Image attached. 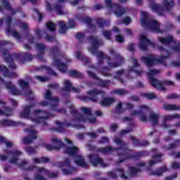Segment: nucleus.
<instances>
[{"mask_svg": "<svg viewBox=\"0 0 180 180\" xmlns=\"http://www.w3.org/2000/svg\"><path fill=\"white\" fill-rule=\"evenodd\" d=\"M115 143L119 146L118 148H113L110 146H106L105 148H98L96 151L98 153H101V154H109V153H112V151H117V155L118 157V164L124 162L127 160H130V158H134V160H140V158H143L144 157H148L150 155V153L147 150H142L139 152H136L134 155H130L127 153H119V150L121 151H129V148H127V143L123 141L120 139H115L114 140Z\"/></svg>", "mask_w": 180, "mask_h": 180, "instance_id": "nucleus-1", "label": "nucleus"}, {"mask_svg": "<svg viewBox=\"0 0 180 180\" xmlns=\"http://www.w3.org/2000/svg\"><path fill=\"white\" fill-rule=\"evenodd\" d=\"M159 50H160V51H163V54H166V56H162L160 59H157L155 56L151 55L142 57L141 60L147 67H151V65H154L155 63H162L164 60H166L169 57V52L174 53L180 51V43L176 45L175 47L169 49V51H167L162 47L159 48Z\"/></svg>", "mask_w": 180, "mask_h": 180, "instance_id": "nucleus-2", "label": "nucleus"}, {"mask_svg": "<svg viewBox=\"0 0 180 180\" xmlns=\"http://www.w3.org/2000/svg\"><path fill=\"white\" fill-rule=\"evenodd\" d=\"M159 72L160 70H149L148 72H147V76L149 78V82L152 86H154V88H156V89H159V91H161L162 92H165V91H167L165 86H174L175 83L170 80H164L163 82H161L153 78L154 75H158Z\"/></svg>", "mask_w": 180, "mask_h": 180, "instance_id": "nucleus-3", "label": "nucleus"}, {"mask_svg": "<svg viewBox=\"0 0 180 180\" xmlns=\"http://www.w3.org/2000/svg\"><path fill=\"white\" fill-rule=\"evenodd\" d=\"M54 115L51 113H48L46 116L41 117L39 115V113H20V117H23L24 119H28L31 120L35 124H41L42 126H49V124L46 120L49 119H53Z\"/></svg>", "mask_w": 180, "mask_h": 180, "instance_id": "nucleus-4", "label": "nucleus"}, {"mask_svg": "<svg viewBox=\"0 0 180 180\" xmlns=\"http://www.w3.org/2000/svg\"><path fill=\"white\" fill-rule=\"evenodd\" d=\"M72 119L70 122L75 123H89L90 124H96L98 123L96 117L92 113H72Z\"/></svg>", "mask_w": 180, "mask_h": 180, "instance_id": "nucleus-5", "label": "nucleus"}, {"mask_svg": "<svg viewBox=\"0 0 180 180\" xmlns=\"http://www.w3.org/2000/svg\"><path fill=\"white\" fill-rule=\"evenodd\" d=\"M141 25L143 27H147L148 30H152V32H160V24L158 22L155 20H149L148 14L144 11L141 12Z\"/></svg>", "mask_w": 180, "mask_h": 180, "instance_id": "nucleus-6", "label": "nucleus"}, {"mask_svg": "<svg viewBox=\"0 0 180 180\" xmlns=\"http://www.w3.org/2000/svg\"><path fill=\"white\" fill-rule=\"evenodd\" d=\"M56 124L57 127H51L49 129L50 131H57L58 133L65 132V127H75V129H85L84 124H72L71 122H61L60 121H56Z\"/></svg>", "mask_w": 180, "mask_h": 180, "instance_id": "nucleus-7", "label": "nucleus"}, {"mask_svg": "<svg viewBox=\"0 0 180 180\" xmlns=\"http://www.w3.org/2000/svg\"><path fill=\"white\" fill-rule=\"evenodd\" d=\"M55 165L58 167V168H63L62 172L63 175H71V174H74V172H77V169L71 165V160L70 158H65L63 162H55ZM64 167H66L65 169Z\"/></svg>", "mask_w": 180, "mask_h": 180, "instance_id": "nucleus-8", "label": "nucleus"}, {"mask_svg": "<svg viewBox=\"0 0 180 180\" xmlns=\"http://www.w3.org/2000/svg\"><path fill=\"white\" fill-rule=\"evenodd\" d=\"M51 143L55 144V146H53L51 144H44V147L46 148V150H48V151H57L58 150H60L62 147H65V144L61 141V140L58 139L57 138L52 139L51 140Z\"/></svg>", "mask_w": 180, "mask_h": 180, "instance_id": "nucleus-9", "label": "nucleus"}, {"mask_svg": "<svg viewBox=\"0 0 180 180\" xmlns=\"http://www.w3.org/2000/svg\"><path fill=\"white\" fill-rule=\"evenodd\" d=\"M174 6V1L172 0H164L163 6L161 7L159 5L153 4L150 6V8L153 12H161V11H168L169 8H172Z\"/></svg>", "mask_w": 180, "mask_h": 180, "instance_id": "nucleus-10", "label": "nucleus"}, {"mask_svg": "<svg viewBox=\"0 0 180 180\" xmlns=\"http://www.w3.org/2000/svg\"><path fill=\"white\" fill-rule=\"evenodd\" d=\"M88 158L90 164L94 167H97V165H101V167H108V164L105 163L103 159L99 157V155L91 154L88 155Z\"/></svg>", "mask_w": 180, "mask_h": 180, "instance_id": "nucleus-11", "label": "nucleus"}, {"mask_svg": "<svg viewBox=\"0 0 180 180\" xmlns=\"http://www.w3.org/2000/svg\"><path fill=\"white\" fill-rule=\"evenodd\" d=\"M24 131L25 133H30L29 136H25L22 139V142L23 144H25V146H27V144H32V143H33V140H36V139H37V131L30 129H24Z\"/></svg>", "mask_w": 180, "mask_h": 180, "instance_id": "nucleus-12", "label": "nucleus"}, {"mask_svg": "<svg viewBox=\"0 0 180 180\" xmlns=\"http://www.w3.org/2000/svg\"><path fill=\"white\" fill-rule=\"evenodd\" d=\"M90 41L93 44L92 47L89 49V51H91V53H96L97 57H103V53L96 50L98 47L101 46V43H99V41H98V39L95 37H91Z\"/></svg>", "mask_w": 180, "mask_h": 180, "instance_id": "nucleus-13", "label": "nucleus"}, {"mask_svg": "<svg viewBox=\"0 0 180 180\" xmlns=\"http://www.w3.org/2000/svg\"><path fill=\"white\" fill-rule=\"evenodd\" d=\"M105 4L107 6H108V8H111L112 11H116L117 9V11L115 12V15H116V16H122L126 12L124 8H122L119 7V6H112V0H105Z\"/></svg>", "mask_w": 180, "mask_h": 180, "instance_id": "nucleus-14", "label": "nucleus"}, {"mask_svg": "<svg viewBox=\"0 0 180 180\" xmlns=\"http://www.w3.org/2000/svg\"><path fill=\"white\" fill-rule=\"evenodd\" d=\"M150 44H154V43L149 41L144 34H141L139 37V49H141V50H146V49H147V46H150Z\"/></svg>", "mask_w": 180, "mask_h": 180, "instance_id": "nucleus-15", "label": "nucleus"}, {"mask_svg": "<svg viewBox=\"0 0 180 180\" xmlns=\"http://www.w3.org/2000/svg\"><path fill=\"white\" fill-rule=\"evenodd\" d=\"M20 124V122H15L11 120L4 119L0 120V127H8L9 126H12L13 127H17V126H19Z\"/></svg>", "mask_w": 180, "mask_h": 180, "instance_id": "nucleus-16", "label": "nucleus"}, {"mask_svg": "<svg viewBox=\"0 0 180 180\" xmlns=\"http://www.w3.org/2000/svg\"><path fill=\"white\" fill-rule=\"evenodd\" d=\"M180 114H174L173 115H167L164 117V121L162 124V127L164 129H169L171 127V125L167 124V122L169 120H174V119H179Z\"/></svg>", "mask_w": 180, "mask_h": 180, "instance_id": "nucleus-17", "label": "nucleus"}, {"mask_svg": "<svg viewBox=\"0 0 180 180\" xmlns=\"http://www.w3.org/2000/svg\"><path fill=\"white\" fill-rule=\"evenodd\" d=\"M44 98L47 101H49L51 105H54L55 106L60 102V100L57 97H53L51 96V94L50 93V91L46 90L44 95Z\"/></svg>", "mask_w": 180, "mask_h": 180, "instance_id": "nucleus-18", "label": "nucleus"}, {"mask_svg": "<svg viewBox=\"0 0 180 180\" xmlns=\"http://www.w3.org/2000/svg\"><path fill=\"white\" fill-rule=\"evenodd\" d=\"M79 151V148H78L77 146L75 147H67L66 150H65V154H68V155H70V157H74L76 158V157L78 155V152Z\"/></svg>", "mask_w": 180, "mask_h": 180, "instance_id": "nucleus-19", "label": "nucleus"}, {"mask_svg": "<svg viewBox=\"0 0 180 180\" xmlns=\"http://www.w3.org/2000/svg\"><path fill=\"white\" fill-rule=\"evenodd\" d=\"M38 174H45L48 178H57L58 174L56 172H50L43 167L38 168Z\"/></svg>", "mask_w": 180, "mask_h": 180, "instance_id": "nucleus-20", "label": "nucleus"}, {"mask_svg": "<svg viewBox=\"0 0 180 180\" xmlns=\"http://www.w3.org/2000/svg\"><path fill=\"white\" fill-rule=\"evenodd\" d=\"M75 162L77 164V165H78V167H82V168H89V167L88 164H86V162H85L84 157L79 155L76 157Z\"/></svg>", "mask_w": 180, "mask_h": 180, "instance_id": "nucleus-21", "label": "nucleus"}, {"mask_svg": "<svg viewBox=\"0 0 180 180\" xmlns=\"http://www.w3.org/2000/svg\"><path fill=\"white\" fill-rule=\"evenodd\" d=\"M139 172H141V168H137L134 167H129L128 170L127 171V176L129 178H133V176H136Z\"/></svg>", "mask_w": 180, "mask_h": 180, "instance_id": "nucleus-22", "label": "nucleus"}, {"mask_svg": "<svg viewBox=\"0 0 180 180\" xmlns=\"http://www.w3.org/2000/svg\"><path fill=\"white\" fill-rule=\"evenodd\" d=\"M161 157H162V154L161 153H154L152 155V158H153V160H149L148 164L150 165V167H153V165L157 164L158 162H162V160H161Z\"/></svg>", "mask_w": 180, "mask_h": 180, "instance_id": "nucleus-23", "label": "nucleus"}, {"mask_svg": "<svg viewBox=\"0 0 180 180\" xmlns=\"http://www.w3.org/2000/svg\"><path fill=\"white\" fill-rule=\"evenodd\" d=\"M168 171H169V169H167V167L162 166L161 167L157 168L155 171L152 172L150 175H154L155 176H161L164 172H167Z\"/></svg>", "mask_w": 180, "mask_h": 180, "instance_id": "nucleus-24", "label": "nucleus"}, {"mask_svg": "<svg viewBox=\"0 0 180 180\" xmlns=\"http://www.w3.org/2000/svg\"><path fill=\"white\" fill-rule=\"evenodd\" d=\"M53 65L58 67L60 72H65V71H67V65H65L63 63H61V61L57 59H55L53 60Z\"/></svg>", "mask_w": 180, "mask_h": 180, "instance_id": "nucleus-25", "label": "nucleus"}, {"mask_svg": "<svg viewBox=\"0 0 180 180\" xmlns=\"http://www.w3.org/2000/svg\"><path fill=\"white\" fill-rule=\"evenodd\" d=\"M132 68H129V71H134L136 74L140 75L143 71L139 70V63H137V60H136L134 58H132Z\"/></svg>", "mask_w": 180, "mask_h": 180, "instance_id": "nucleus-26", "label": "nucleus"}, {"mask_svg": "<svg viewBox=\"0 0 180 180\" xmlns=\"http://www.w3.org/2000/svg\"><path fill=\"white\" fill-rule=\"evenodd\" d=\"M133 108V104H130L129 103H122V102H119L117 105V110H126L127 109H132Z\"/></svg>", "mask_w": 180, "mask_h": 180, "instance_id": "nucleus-27", "label": "nucleus"}, {"mask_svg": "<svg viewBox=\"0 0 180 180\" xmlns=\"http://www.w3.org/2000/svg\"><path fill=\"white\" fill-rule=\"evenodd\" d=\"M160 117V114L152 113L149 116V122L153 123V126H157L158 124V119Z\"/></svg>", "mask_w": 180, "mask_h": 180, "instance_id": "nucleus-28", "label": "nucleus"}, {"mask_svg": "<svg viewBox=\"0 0 180 180\" xmlns=\"http://www.w3.org/2000/svg\"><path fill=\"white\" fill-rule=\"evenodd\" d=\"M6 88H7L11 94H13V95H19L20 94V92L16 89V87H15L12 83L6 84Z\"/></svg>", "mask_w": 180, "mask_h": 180, "instance_id": "nucleus-29", "label": "nucleus"}, {"mask_svg": "<svg viewBox=\"0 0 180 180\" xmlns=\"http://www.w3.org/2000/svg\"><path fill=\"white\" fill-rule=\"evenodd\" d=\"M158 41L162 44H169V43H175V41H174V38L172 37L169 36L168 37H160L158 39Z\"/></svg>", "mask_w": 180, "mask_h": 180, "instance_id": "nucleus-30", "label": "nucleus"}, {"mask_svg": "<svg viewBox=\"0 0 180 180\" xmlns=\"http://www.w3.org/2000/svg\"><path fill=\"white\" fill-rule=\"evenodd\" d=\"M0 74H2L4 77H16L15 73H12L11 75L8 73V68L2 65H0Z\"/></svg>", "mask_w": 180, "mask_h": 180, "instance_id": "nucleus-31", "label": "nucleus"}, {"mask_svg": "<svg viewBox=\"0 0 180 180\" xmlns=\"http://www.w3.org/2000/svg\"><path fill=\"white\" fill-rule=\"evenodd\" d=\"M64 86H65L66 91L72 90V91H73V92H79V90L72 87V84L68 80H66L64 82Z\"/></svg>", "mask_w": 180, "mask_h": 180, "instance_id": "nucleus-32", "label": "nucleus"}, {"mask_svg": "<svg viewBox=\"0 0 180 180\" xmlns=\"http://www.w3.org/2000/svg\"><path fill=\"white\" fill-rule=\"evenodd\" d=\"M58 112L60 113H65L67 112H69L70 113H77L78 111L77 110V108H75V106L71 105L69 108H68L67 110L61 108L58 110Z\"/></svg>", "mask_w": 180, "mask_h": 180, "instance_id": "nucleus-33", "label": "nucleus"}, {"mask_svg": "<svg viewBox=\"0 0 180 180\" xmlns=\"http://www.w3.org/2000/svg\"><path fill=\"white\" fill-rule=\"evenodd\" d=\"M115 172H117L122 179H129V176L124 174V169L119 167L115 169Z\"/></svg>", "mask_w": 180, "mask_h": 180, "instance_id": "nucleus-34", "label": "nucleus"}, {"mask_svg": "<svg viewBox=\"0 0 180 180\" xmlns=\"http://www.w3.org/2000/svg\"><path fill=\"white\" fill-rule=\"evenodd\" d=\"M50 161V159L49 158L46 157H41V158H34L33 159L34 164H40L41 162H44L45 164L49 162Z\"/></svg>", "mask_w": 180, "mask_h": 180, "instance_id": "nucleus-35", "label": "nucleus"}, {"mask_svg": "<svg viewBox=\"0 0 180 180\" xmlns=\"http://www.w3.org/2000/svg\"><path fill=\"white\" fill-rule=\"evenodd\" d=\"M114 102L115 98H106L101 101V105H102V106H109V105H112Z\"/></svg>", "mask_w": 180, "mask_h": 180, "instance_id": "nucleus-36", "label": "nucleus"}, {"mask_svg": "<svg viewBox=\"0 0 180 180\" xmlns=\"http://www.w3.org/2000/svg\"><path fill=\"white\" fill-rule=\"evenodd\" d=\"M131 116H139V120L143 122V123H146L147 122V120H148L147 115L144 113H131Z\"/></svg>", "mask_w": 180, "mask_h": 180, "instance_id": "nucleus-37", "label": "nucleus"}, {"mask_svg": "<svg viewBox=\"0 0 180 180\" xmlns=\"http://www.w3.org/2000/svg\"><path fill=\"white\" fill-rule=\"evenodd\" d=\"M110 54L111 56H115V58L117 60V61H120L118 65H114V67H119V65H120V64L123 63V58L120 55L117 53H115V51H113V49H111Z\"/></svg>", "mask_w": 180, "mask_h": 180, "instance_id": "nucleus-38", "label": "nucleus"}, {"mask_svg": "<svg viewBox=\"0 0 180 180\" xmlns=\"http://www.w3.org/2000/svg\"><path fill=\"white\" fill-rule=\"evenodd\" d=\"M165 110H178V105L175 104H165L163 105Z\"/></svg>", "mask_w": 180, "mask_h": 180, "instance_id": "nucleus-39", "label": "nucleus"}, {"mask_svg": "<svg viewBox=\"0 0 180 180\" xmlns=\"http://www.w3.org/2000/svg\"><path fill=\"white\" fill-rule=\"evenodd\" d=\"M180 146V139H175L174 143H172L167 146V150H172V148H176Z\"/></svg>", "mask_w": 180, "mask_h": 180, "instance_id": "nucleus-40", "label": "nucleus"}, {"mask_svg": "<svg viewBox=\"0 0 180 180\" xmlns=\"http://www.w3.org/2000/svg\"><path fill=\"white\" fill-rule=\"evenodd\" d=\"M59 32L60 33H61L62 34H64V33H65V32L67 31V26H65V23H64V22L60 21L59 22Z\"/></svg>", "mask_w": 180, "mask_h": 180, "instance_id": "nucleus-41", "label": "nucleus"}, {"mask_svg": "<svg viewBox=\"0 0 180 180\" xmlns=\"http://www.w3.org/2000/svg\"><path fill=\"white\" fill-rule=\"evenodd\" d=\"M25 151L29 154V155H32L33 154H36V149L32 146H28L25 148Z\"/></svg>", "mask_w": 180, "mask_h": 180, "instance_id": "nucleus-42", "label": "nucleus"}, {"mask_svg": "<svg viewBox=\"0 0 180 180\" xmlns=\"http://www.w3.org/2000/svg\"><path fill=\"white\" fill-rule=\"evenodd\" d=\"M102 91L98 90H93L88 92V95L89 96V98H94V96H96V95H99Z\"/></svg>", "mask_w": 180, "mask_h": 180, "instance_id": "nucleus-43", "label": "nucleus"}, {"mask_svg": "<svg viewBox=\"0 0 180 180\" xmlns=\"http://www.w3.org/2000/svg\"><path fill=\"white\" fill-rule=\"evenodd\" d=\"M131 140L132 141L133 146H135L136 147H139L140 139H139L134 136H131Z\"/></svg>", "mask_w": 180, "mask_h": 180, "instance_id": "nucleus-44", "label": "nucleus"}, {"mask_svg": "<svg viewBox=\"0 0 180 180\" xmlns=\"http://www.w3.org/2000/svg\"><path fill=\"white\" fill-rule=\"evenodd\" d=\"M18 85L20 88H22V89H25V88H27V86H29V83L23 80H20L18 81Z\"/></svg>", "mask_w": 180, "mask_h": 180, "instance_id": "nucleus-45", "label": "nucleus"}, {"mask_svg": "<svg viewBox=\"0 0 180 180\" xmlns=\"http://www.w3.org/2000/svg\"><path fill=\"white\" fill-rule=\"evenodd\" d=\"M46 27L49 29V30H51V32H54V30H56V25L51 22L46 24Z\"/></svg>", "mask_w": 180, "mask_h": 180, "instance_id": "nucleus-46", "label": "nucleus"}, {"mask_svg": "<svg viewBox=\"0 0 180 180\" xmlns=\"http://www.w3.org/2000/svg\"><path fill=\"white\" fill-rule=\"evenodd\" d=\"M144 96L146 99H155V98H157L154 93H146L144 94Z\"/></svg>", "mask_w": 180, "mask_h": 180, "instance_id": "nucleus-47", "label": "nucleus"}, {"mask_svg": "<svg viewBox=\"0 0 180 180\" xmlns=\"http://www.w3.org/2000/svg\"><path fill=\"white\" fill-rule=\"evenodd\" d=\"M6 32L8 34H11L12 36H13V37H15L16 39H19V33L18 32L11 31V30H7Z\"/></svg>", "mask_w": 180, "mask_h": 180, "instance_id": "nucleus-48", "label": "nucleus"}, {"mask_svg": "<svg viewBox=\"0 0 180 180\" xmlns=\"http://www.w3.org/2000/svg\"><path fill=\"white\" fill-rule=\"evenodd\" d=\"M150 145V142L146 139L142 141H139V147H147V146Z\"/></svg>", "mask_w": 180, "mask_h": 180, "instance_id": "nucleus-49", "label": "nucleus"}, {"mask_svg": "<svg viewBox=\"0 0 180 180\" xmlns=\"http://www.w3.org/2000/svg\"><path fill=\"white\" fill-rule=\"evenodd\" d=\"M34 180H47V179H46V177H44V176L38 174H35L34 176Z\"/></svg>", "mask_w": 180, "mask_h": 180, "instance_id": "nucleus-50", "label": "nucleus"}, {"mask_svg": "<svg viewBox=\"0 0 180 180\" xmlns=\"http://www.w3.org/2000/svg\"><path fill=\"white\" fill-rule=\"evenodd\" d=\"M10 154L13 155V157H19V155H22V152L20 150H11Z\"/></svg>", "mask_w": 180, "mask_h": 180, "instance_id": "nucleus-51", "label": "nucleus"}, {"mask_svg": "<svg viewBox=\"0 0 180 180\" xmlns=\"http://www.w3.org/2000/svg\"><path fill=\"white\" fill-rule=\"evenodd\" d=\"M26 165H27V161H25V160H22L21 162H20L18 164V167L20 169H25L26 168H25V167H26Z\"/></svg>", "mask_w": 180, "mask_h": 180, "instance_id": "nucleus-52", "label": "nucleus"}, {"mask_svg": "<svg viewBox=\"0 0 180 180\" xmlns=\"http://www.w3.org/2000/svg\"><path fill=\"white\" fill-rule=\"evenodd\" d=\"M171 167L173 169H180V164L176 162H172Z\"/></svg>", "mask_w": 180, "mask_h": 180, "instance_id": "nucleus-53", "label": "nucleus"}, {"mask_svg": "<svg viewBox=\"0 0 180 180\" xmlns=\"http://www.w3.org/2000/svg\"><path fill=\"white\" fill-rule=\"evenodd\" d=\"M98 143L101 144H105V143H109V139L106 136H103L101 138V140L98 141Z\"/></svg>", "mask_w": 180, "mask_h": 180, "instance_id": "nucleus-54", "label": "nucleus"}, {"mask_svg": "<svg viewBox=\"0 0 180 180\" xmlns=\"http://www.w3.org/2000/svg\"><path fill=\"white\" fill-rule=\"evenodd\" d=\"M1 6H3V8H6L7 9H9V8H11V5L6 0L1 1Z\"/></svg>", "mask_w": 180, "mask_h": 180, "instance_id": "nucleus-55", "label": "nucleus"}, {"mask_svg": "<svg viewBox=\"0 0 180 180\" xmlns=\"http://www.w3.org/2000/svg\"><path fill=\"white\" fill-rule=\"evenodd\" d=\"M104 37H105V39H107L108 40H110V36L112 34V32H109V31H105L103 33Z\"/></svg>", "mask_w": 180, "mask_h": 180, "instance_id": "nucleus-56", "label": "nucleus"}, {"mask_svg": "<svg viewBox=\"0 0 180 180\" xmlns=\"http://www.w3.org/2000/svg\"><path fill=\"white\" fill-rule=\"evenodd\" d=\"M34 169H39V167H36L35 165L28 166L27 168L25 169V171H34Z\"/></svg>", "mask_w": 180, "mask_h": 180, "instance_id": "nucleus-57", "label": "nucleus"}, {"mask_svg": "<svg viewBox=\"0 0 180 180\" xmlns=\"http://www.w3.org/2000/svg\"><path fill=\"white\" fill-rule=\"evenodd\" d=\"M178 174L176 173L171 175V176H167V177H165V180H174L176 178H177Z\"/></svg>", "mask_w": 180, "mask_h": 180, "instance_id": "nucleus-58", "label": "nucleus"}, {"mask_svg": "<svg viewBox=\"0 0 180 180\" xmlns=\"http://www.w3.org/2000/svg\"><path fill=\"white\" fill-rule=\"evenodd\" d=\"M18 161H19V159L15 157H13L8 160V162H10V164H18Z\"/></svg>", "mask_w": 180, "mask_h": 180, "instance_id": "nucleus-59", "label": "nucleus"}, {"mask_svg": "<svg viewBox=\"0 0 180 180\" xmlns=\"http://www.w3.org/2000/svg\"><path fill=\"white\" fill-rule=\"evenodd\" d=\"M114 94H116L117 95H124V94H126V91L123 89H117L114 91Z\"/></svg>", "mask_w": 180, "mask_h": 180, "instance_id": "nucleus-60", "label": "nucleus"}, {"mask_svg": "<svg viewBox=\"0 0 180 180\" xmlns=\"http://www.w3.org/2000/svg\"><path fill=\"white\" fill-rule=\"evenodd\" d=\"M141 110H142V112H151V108L146 105H141Z\"/></svg>", "mask_w": 180, "mask_h": 180, "instance_id": "nucleus-61", "label": "nucleus"}, {"mask_svg": "<svg viewBox=\"0 0 180 180\" xmlns=\"http://www.w3.org/2000/svg\"><path fill=\"white\" fill-rule=\"evenodd\" d=\"M115 40L116 41H118V43H123V41H124V38H123L122 35H117L115 37Z\"/></svg>", "mask_w": 180, "mask_h": 180, "instance_id": "nucleus-62", "label": "nucleus"}, {"mask_svg": "<svg viewBox=\"0 0 180 180\" xmlns=\"http://www.w3.org/2000/svg\"><path fill=\"white\" fill-rule=\"evenodd\" d=\"M37 49L41 51V53H43L44 51V45L43 44H37Z\"/></svg>", "mask_w": 180, "mask_h": 180, "instance_id": "nucleus-63", "label": "nucleus"}, {"mask_svg": "<svg viewBox=\"0 0 180 180\" xmlns=\"http://www.w3.org/2000/svg\"><path fill=\"white\" fill-rule=\"evenodd\" d=\"M122 23H124V25H129V23H131V18L129 17H126L123 20Z\"/></svg>", "mask_w": 180, "mask_h": 180, "instance_id": "nucleus-64", "label": "nucleus"}]
</instances>
